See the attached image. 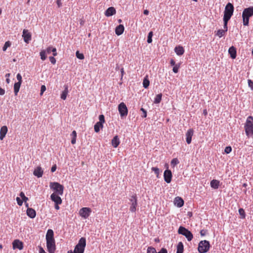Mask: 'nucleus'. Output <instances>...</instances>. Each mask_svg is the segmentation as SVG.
Segmentation results:
<instances>
[{"mask_svg":"<svg viewBox=\"0 0 253 253\" xmlns=\"http://www.w3.org/2000/svg\"><path fill=\"white\" fill-rule=\"evenodd\" d=\"M194 131L192 129H189L186 133V142L188 144H190L192 141V137L193 135Z\"/></svg>","mask_w":253,"mask_h":253,"instance_id":"16","label":"nucleus"},{"mask_svg":"<svg viewBox=\"0 0 253 253\" xmlns=\"http://www.w3.org/2000/svg\"><path fill=\"white\" fill-rule=\"evenodd\" d=\"M234 9V6L231 3L228 2L226 4L225 7L223 16V21L225 28H226V24H227L228 21L233 15Z\"/></svg>","mask_w":253,"mask_h":253,"instance_id":"2","label":"nucleus"},{"mask_svg":"<svg viewBox=\"0 0 253 253\" xmlns=\"http://www.w3.org/2000/svg\"><path fill=\"white\" fill-rule=\"evenodd\" d=\"M174 203L178 207H181L184 204V201L180 197H177L175 198Z\"/></svg>","mask_w":253,"mask_h":253,"instance_id":"25","label":"nucleus"},{"mask_svg":"<svg viewBox=\"0 0 253 253\" xmlns=\"http://www.w3.org/2000/svg\"><path fill=\"white\" fill-rule=\"evenodd\" d=\"M28 200V198L26 196H25L23 198H22L23 202H24L25 203H26Z\"/></svg>","mask_w":253,"mask_h":253,"instance_id":"63","label":"nucleus"},{"mask_svg":"<svg viewBox=\"0 0 253 253\" xmlns=\"http://www.w3.org/2000/svg\"><path fill=\"white\" fill-rule=\"evenodd\" d=\"M170 64L171 65V66H174L176 65L175 61L173 59H171L170 60Z\"/></svg>","mask_w":253,"mask_h":253,"instance_id":"59","label":"nucleus"},{"mask_svg":"<svg viewBox=\"0 0 253 253\" xmlns=\"http://www.w3.org/2000/svg\"><path fill=\"white\" fill-rule=\"evenodd\" d=\"M71 135L73 137H77V133L75 130L72 131Z\"/></svg>","mask_w":253,"mask_h":253,"instance_id":"60","label":"nucleus"},{"mask_svg":"<svg viewBox=\"0 0 253 253\" xmlns=\"http://www.w3.org/2000/svg\"><path fill=\"white\" fill-rule=\"evenodd\" d=\"M223 27H224L223 30H222V29L218 30L215 34L219 38H221L222 36H223L224 35L225 32L227 31V29H228L227 24H226V28H225L224 25L223 26Z\"/></svg>","mask_w":253,"mask_h":253,"instance_id":"22","label":"nucleus"},{"mask_svg":"<svg viewBox=\"0 0 253 253\" xmlns=\"http://www.w3.org/2000/svg\"><path fill=\"white\" fill-rule=\"evenodd\" d=\"M219 185V181L217 180L213 179L211 181V186L215 189H218Z\"/></svg>","mask_w":253,"mask_h":253,"instance_id":"26","label":"nucleus"},{"mask_svg":"<svg viewBox=\"0 0 253 253\" xmlns=\"http://www.w3.org/2000/svg\"><path fill=\"white\" fill-rule=\"evenodd\" d=\"M16 78H17V80L18 81V82L17 83H22V78L21 75L19 73H18L17 75Z\"/></svg>","mask_w":253,"mask_h":253,"instance_id":"47","label":"nucleus"},{"mask_svg":"<svg viewBox=\"0 0 253 253\" xmlns=\"http://www.w3.org/2000/svg\"><path fill=\"white\" fill-rule=\"evenodd\" d=\"M134 199H137L136 196V195L132 196L130 199V201L131 203H133V200H134Z\"/></svg>","mask_w":253,"mask_h":253,"instance_id":"56","label":"nucleus"},{"mask_svg":"<svg viewBox=\"0 0 253 253\" xmlns=\"http://www.w3.org/2000/svg\"><path fill=\"white\" fill-rule=\"evenodd\" d=\"M54 233L52 229H48L46 234V247L49 253H54L56 249Z\"/></svg>","mask_w":253,"mask_h":253,"instance_id":"1","label":"nucleus"},{"mask_svg":"<svg viewBox=\"0 0 253 253\" xmlns=\"http://www.w3.org/2000/svg\"><path fill=\"white\" fill-rule=\"evenodd\" d=\"M133 202L132 203H131V206L130 207L129 210L132 212H134L136 211V207L137 206V199L133 200Z\"/></svg>","mask_w":253,"mask_h":253,"instance_id":"27","label":"nucleus"},{"mask_svg":"<svg viewBox=\"0 0 253 253\" xmlns=\"http://www.w3.org/2000/svg\"><path fill=\"white\" fill-rule=\"evenodd\" d=\"M140 110L143 112V115L142 117L143 118H146L147 117V112L143 108L140 109Z\"/></svg>","mask_w":253,"mask_h":253,"instance_id":"50","label":"nucleus"},{"mask_svg":"<svg viewBox=\"0 0 253 253\" xmlns=\"http://www.w3.org/2000/svg\"><path fill=\"white\" fill-rule=\"evenodd\" d=\"M147 253H157L156 249L152 247H149L147 248Z\"/></svg>","mask_w":253,"mask_h":253,"instance_id":"36","label":"nucleus"},{"mask_svg":"<svg viewBox=\"0 0 253 253\" xmlns=\"http://www.w3.org/2000/svg\"><path fill=\"white\" fill-rule=\"evenodd\" d=\"M13 248L14 249H18L21 250L23 248V243L19 240H15L12 243Z\"/></svg>","mask_w":253,"mask_h":253,"instance_id":"13","label":"nucleus"},{"mask_svg":"<svg viewBox=\"0 0 253 253\" xmlns=\"http://www.w3.org/2000/svg\"><path fill=\"white\" fill-rule=\"evenodd\" d=\"M39 253H46L42 248L40 247L39 250Z\"/></svg>","mask_w":253,"mask_h":253,"instance_id":"62","label":"nucleus"},{"mask_svg":"<svg viewBox=\"0 0 253 253\" xmlns=\"http://www.w3.org/2000/svg\"><path fill=\"white\" fill-rule=\"evenodd\" d=\"M33 174L35 176H37L38 178H40L42 177L43 174V171L40 166H38L33 171Z\"/></svg>","mask_w":253,"mask_h":253,"instance_id":"14","label":"nucleus"},{"mask_svg":"<svg viewBox=\"0 0 253 253\" xmlns=\"http://www.w3.org/2000/svg\"><path fill=\"white\" fill-rule=\"evenodd\" d=\"M56 2L58 7H60L62 6V3L61 0H57Z\"/></svg>","mask_w":253,"mask_h":253,"instance_id":"55","label":"nucleus"},{"mask_svg":"<svg viewBox=\"0 0 253 253\" xmlns=\"http://www.w3.org/2000/svg\"><path fill=\"white\" fill-rule=\"evenodd\" d=\"M178 233L184 236L188 241H191L193 238V236L192 233L183 226H180L178 230Z\"/></svg>","mask_w":253,"mask_h":253,"instance_id":"8","label":"nucleus"},{"mask_svg":"<svg viewBox=\"0 0 253 253\" xmlns=\"http://www.w3.org/2000/svg\"><path fill=\"white\" fill-rule=\"evenodd\" d=\"M207 231L206 230L203 229V230H201L200 231V234L202 236H205L207 234Z\"/></svg>","mask_w":253,"mask_h":253,"instance_id":"52","label":"nucleus"},{"mask_svg":"<svg viewBox=\"0 0 253 253\" xmlns=\"http://www.w3.org/2000/svg\"><path fill=\"white\" fill-rule=\"evenodd\" d=\"M183 245L182 242H179L176 249V253H183Z\"/></svg>","mask_w":253,"mask_h":253,"instance_id":"29","label":"nucleus"},{"mask_svg":"<svg viewBox=\"0 0 253 253\" xmlns=\"http://www.w3.org/2000/svg\"><path fill=\"white\" fill-rule=\"evenodd\" d=\"M151 169L155 172L158 177L160 173L159 169L156 167H152Z\"/></svg>","mask_w":253,"mask_h":253,"instance_id":"42","label":"nucleus"},{"mask_svg":"<svg viewBox=\"0 0 253 253\" xmlns=\"http://www.w3.org/2000/svg\"><path fill=\"white\" fill-rule=\"evenodd\" d=\"M152 36H153V32L152 31H151V32H150L149 33L148 35V38H147V42H148V43H150L152 42Z\"/></svg>","mask_w":253,"mask_h":253,"instance_id":"40","label":"nucleus"},{"mask_svg":"<svg viewBox=\"0 0 253 253\" xmlns=\"http://www.w3.org/2000/svg\"><path fill=\"white\" fill-rule=\"evenodd\" d=\"M174 51L177 55L180 56L183 54L184 49L181 46H177L174 48Z\"/></svg>","mask_w":253,"mask_h":253,"instance_id":"21","label":"nucleus"},{"mask_svg":"<svg viewBox=\"0 0 253 253\" xmlns=\"http://www.w3.org/2000/svg\"><path fill=\"white\" fill-rule=\"evenodd\" d=\"M150 84V82L148 80V79L146 77L144 79L143 81V86L144 88H147Z\"/></svg>","mask_w":253,"mask_h":253,"instance_id":"33","label":"nucleus"},{"mask_svg":"<svg viewBox=\"0 0 253 253\" xmlns=\"http://www.w3.org/2000/svg\"><path fill=\"white\" fill-rule=\"evenodd\" d=\"M45 90H46L45 86L44 85H42L41 86V88L40 95H42L43 94V92L45 91Z\"/></svg>","mask_w":253,"mask_h":253,"instance_id":"46","label":"nucleus"},{"mask_svg":"<svg viewBox=\"0 0 253 253\" xmlns=\"http://www.w3.org/2000/svg\"><path fill=\"white\" fill-rule=\"evenodd\" d=\"M7 131L8 129L6 126H4L1 127L0 130V139L1 140L3 139L4 137L5 136V135L7 132Z\"/></svg>","mask_w":253,"mask_h":253,"instance_id":"18","label":"nucleus"},{"mask_svg":"<svg viewBox=\"0 0 253 253\" xmlns=\"http://www.w3.org/2000/svg\"><path fill=\"white\" fill-rule=\"evenodd\" d=\"M22 37L23 38L24 42L28 43L32 39V35L28 32V30L24 29L23 31Z\"/></svg>","mask_w":253,"mask_h":253,"instance_id":"11","label":"nucleus"},{"mask_svg":"<svg viewBox=\"0 0 253 253\" xmlns=\"http://www.w3.org/2000/svg\"><path fill=\"white\" fill-rule=\"evenodd\" d=\"M44 51H46V53L50 54L52 51V46H48Z\"/></svg>","mask_w":253,"mask_h":253,"instance_id":"51","label":"nucleus"},{"mask_svg":"<svg viewBox=\"0 0 253 253\" xmlns=\"http://www.w3.org/2000/svg\"><path fill=\"white\" fill-rule=\"evenodd\" d=\"M91 212V210L89 208L84 207L81 209L79 211L80 215L84 219L87 218Z\"/></svg>","mask_w":253,"mask_h":253,"instance_id":"9","label":"nucleus"},{"mask_svg":"<svg viewBox=\"0 0 253 253\" xmlns=\"http://www.w3.org/2000/svg\"><path fill=\"white\" fill-rule=\"evenodd\" d=\"M53 53V56H55L57 55V52H56V48H54V47H52V51H51Z\"/></svg>","mask_w":253,"mask_h":253,"instance_id":"53","label":"nucleus"},{"mask_svg":"<svg viewBox=\"0 0 253 253\" xmlns=\"http://www.w3.org/2000/svg\"><path fill=\"white\" fill-rule=\"evenodd\" d=\"M86 239L84 237H82L75 246L74 253H84Z\"/></svg>","mask_w":253,"mask_h":253,"instance_id":"5","label":"nucleus"},{"mask_svg":"<svg viewBox=\"0 0 253 253\" xmlns=\"http://www.w3.org/2000/svg\"><path fill=\"white\" fill-rule=\"evenodd\" d=\"M239 213L240 215V218L244 219L246 217V213L243 209L240 208L239 209Z\"/></svg>","mask_w":253,"mask_h":253,"instance_id":"34","label":"nucleus"},{"mask_svg":"<svg viewBox=\"0 0 253 253\" xmlns=\"http://www.w3.org/2000/svg\"><path fill=\"white\" fill-rule=\"evenodd\" d=\"M76 142V137H72V139L71 140V143L72 144H75Z\"/></svg>","mask_w":253,"mask_h":253,"instance_id":"61","label":"nucleus"},{"mask_svg":"<svg viewBox=\"0 0 253 253\" xmlns=\"http://www.w3.org/2000/svg\"><path fill=\"white\" fill-rule=\"evenodd\" d=\"M162 93L157 94L154 99V103H156V104H158V103H160V102L161 101V100H162Z\"/></svg>","mask_w":253,"mask_h":253,"instance_id":"31","label":"nucleus"},{"mask_svg":"<svg viewBox=\"0 0 253 253\" xmlns=\"http://www.w3.org/2000/svg\"><path fill=\"white\" fill-rule=\"evenodd\" d=\"M232 151V148L230 146H227L225 147L224 152L226 154L230 153Z\"/></svg>","mask_w":253,"mask_h":253,"instance_id":"44","label":"nucleus"},{"mask_svg":"<svg viewBox=\"0 0 253 253\" xmlns=\"http://www.w3.org/2000/svg\"><path fill=\"white\" fill-rule=\"evenodd\" d=\"M22 83H15L14 84V92L15 95H17L18 92L19 91L20 87Z\"/></svg>","mask_w":253,"mask_h":253,"instance_id":"28","label":"nucleus"},{"mask_svg":"<svg viewBox=\"0 0 253 253\" xmlns=\"http://www.w3.org/2000/svg\"><path fill=\"white\" fill-rule=\"evenodd\" d=\"M11 45V42L9 41L6 42L2 47L3 51H5L6 49Z\"/></svg>","mask_w":253,"mask_h":253,"instance_id":"39","label":"nucleus"},{"mask_svg":"<svg viewBox=\"0 0 253 253\" xmlns=\"http://www.w3.org/2000/svg\"><path fill=\"white\" fill-rule=\"evenodd\" d=\"M16 201H17V204L19 206H21L22 205L23 201H22V200H21L19 197L16 198Z\"/></svg>","mask_w":253,"mask_h":253,"instance_id":"49","label":"nucleus"},{"mask_svg":"<svg viewBox=\"0 0 253 253\" xmlns=\"http://www.w3.org/2000/svg\"><path fill=\"white\" fill-rule=\"evenodd\" d=\"M118 111L121 117H126L128 110L126 105L124 102L121 103L118 106Z\"/></svg>","mask_w":253,"mask_h":253,"instance_id":"10","label":"nucleus"},{"mask_svg":"<svg viewBox=\"0 0 253 253\" xmlns=\"http://www.w3.org/2000/svg\"><path fill=\"white\" fill-rule=\"evenodd\" d=\"M253 15V6L244 9L242 13L243 23L244 26H248L249 18Z\"/></svg>","mask_w":253,"mask_h":253,"instance_id":"3","label":"nucleus"},{"mask_svg":"<svg viewBox=\"0 0 253 253\" xmlns=\"http://www.w3.org/2000/svg\"><path fill=\"white\" fill-rule=\"evenodd\" d=\"M5 93V90L3 88H2L1 87H0V95H3Z\"/></svg>","mask_w":253,"mask_h":253,"instance_id":"57","label":"nucleus"},{"mask_svg":"<svg viewBox=\"0 0 253 253\" xmlns=\"http://www.w3.org/2000/svg\"><path fill=\"white\" fill-rule=\"evenodd\" d=\"M116 10L114 7H109L105 12V15L107 17H109L115 14Z\"/></svg>","mask_w":253,"mask_h":253,"instance_id":"17","label":"nucleus"},{"mask_svg":"<svg viewBox=\"0 0 253 253\" xmlns=\"http://www.w3.org/2000/svg\"><path fill=\"white\" fill-rule=\"evenodd\" d=\"M112 145L114 148H117L120 143V141L118 135L115 136L112 140Z\"/></svg>","mask_w":253,"mask_h":253,"instance_id":"23","label":"nucleus"},{"mask_svg":"<svg viewBox=\"0 0 253 253\" xmlns=\"http://www.w3.org/2000/svg\"><path fill=\"white\" fill-rule=\"evenodd\" d=\"M68 93V87H66L65 89L62 91L61 94V98L63 100H65L66 99L67 94Z\"/></svg>","mask_w":253,"mask_h":253,"instance_id":"30","label":"nucleus"},{"mask_svg":"<svg viewBox=\"0 0 253 253\" xmlns=\"http://www.w3.org/2000/svg\"><path fill=\"white\" fill-rule=\"evenodd\" d=\"M210 247V242L207 240H203L199 242L198 250L200 253H206L209 251Z\"/></svg>","mask_w":253,"mask_h":253,"instance_id":"7","label":"nucleus"},{"mask_svg":"<svg viewBox=\"0 0 253 253\" xmlns=\"http://www.w3.org/2000/svg\"><path fill=\"white\" fill-rule=\"evenodd\" d=\"M164 177L165 181L167 183H169L171 181L172 178V173L171 170L169 169L166 170L164 173Z\"/></svg>","mask_w":253,"mask_h":253,"instance_id":"12","label":"nucleus"},{"mask_svg":"<svg viewBox=\"0 0 253 253\" xmlns=\"http://www.w3.org/2000/svg\"><path fill=\"white\" fill-rule=\"evenodd\" d=\"M49 60L52 64H55L56 63V59L53 56H50L49 57Z\"/></svg>","mask_w":253,"mask_h":253,"instance_id":"48","label":"nucleus"},{"mask_svg":"<svg viewBox=\"0 0 253 253\" xmlns=\"http://www.w3.org/2000/svg\"><path fill=\"white\" fill-rule=\"evenodd\" d=\"M58 195L55 193H52L50 196V198L55 204H61L62 203V199Z\"/></svg>","mask_w":253,"mask_h":253,"instance_id":"15","label":"nucleus"},{"mask_svg":"<svg viewBox=\"0 0 253 253\" xmlns=\"http://www.w3.org/2000/svg\"><path fill=\"white\" fill-rule=\"evenodd\" d=\"M157 253H168V251L166 249L162 248L159 252H157Z\"/></svg>","mask_w":253,"mask_h":253,"instance_id":"54","label":"nucleus"},{"mask_svg":"<svg viewBox=\"0 0 253 253\" xmlns=\"http://www.w3.org/2000/svg\"><path fill=\"white\" fill-rule=\"evenodd\" d=\"M228 52L232 59L236 57V49L234 46H232L229 48Z\"/></svg>","mask_w":253,"mask_h":253,"instance_id":"24","label":"nucleus"},{"mask_svg":"<svg viewBox=\"0 0 253 253\" xmlns=\"http://www.w3.org/2000/svg\"><path fill=\"white\" fill-rule=\"evenodd\" d=\"M180 68V64H176L174 66H173L172 71L174 73H177L178 72L179 69Z\"/></svg>","mask_w":253,"mask_h":253,"instance_id":"41","label":"nucleus"},{"mask_svg":"<svg viewBox=\"0 0 253 253\" xmlns=\"http://www.w3.org/2000/svg\"><path fill=\"white\" fill-rule=\"evenodd\" d=\"M27 214L29 217L34 218L36 217V212L33 209L28 208L27 210Z\"/></svg>","mask_w":253,"mask_h":253,"instance_id":"19","label":"nucleus"},{"mask_svg":"<svg viewBox=\"0 0 253 253\" xmlns=\"http://www.w3.org/2000/svg\"><path fill=\"white\" fill-rule=\"evenodd\" d=\"M56 168H57V167H56V165H53V166L52 167L51 169V171L52 172H54V171L56 170Z\"/></svg>","mask_w":253,"mask_h":253,"instance_id":"58","label":"nucleus"},{"mask_svg":"<svg viewBox=\"0 0 253 253\" xmlns=\"http://www.w3.org/2000/svg\"><path fill=\"white\" fill-rule=\"evenodd\" d=\"M121 78H122L124 74H125V71H124V68H122L121 70Z\"/></svg>","mask_w":253,"mask_h":253,"instance_id":"64","label":"nucleus"},{"mask_svg":"<svg viewBox=\"0 0 253 253\" xmlns=\"http://www.w3.org/2000/svg\"><path fill=\"white\" fill-rule=\"evenodd\" d=\"M46 51H44V50H42L40 52V55L42 60H45L46 59Z\"/></svg>","mask_w":253,"mask_h":253,"instance_id":"35","label":"nucleus"},{"mask_svg":"<svg viewBox=\"0 0 253 253\" xmlns=\"http://www.w3.org/2000/svg\"><path fill=\"white\" fill-rule=\"evenodd\" d=\"M248 83L249 86L253 90V82L251 80L249 79Z\"/></svg>","mask_w":253,"mask_h":253,"instance_id":"45","label":"nucleus"},{"mask_svg":"<svg viewBox=\"0 0 253 253\" xmlns=\"http://www.w3.org/2000/svg\"><path fill=\"white\" fill-rule=\"evenodd\" d=\"M102 127H103V125L100 123L97 122L95 124V125L94 126V131L96 132H98L100 130V128H102Z\"/></svg>","mask_w":253,"mask_h":253,"instance_id":"32","label":"nucleus"},{"mask_svg":"<svg viewBox=\"0 0 253 253\" xmlns=\"http://www.w3.org/2000/svg\"><path fill=\"white\" fill-rule=\"evenodd\" d=\"M50 188L55 191L57 195H62L64 191V186L60 183L56 182H50Z\"/></svg>","mask_w":253,"mask_h":253,"instance_id":"6","label":"nucleus"},{"mask_svg":"<svg viewBox=\"0 0 253 253\" xmlns=\"http://www.w3.org/2000/svg\"><path fill=\"white\" fill-rule=\"evenodd\" d=\"M124 30H125L124 26L121 24L119 25L116 28V29H115L116 34L118 36H120V35H122L124 31Z\"/></svg>","mask_w":253,"mask_h":253,"instance_id":"20","label":"nucleus"},{"mask_svg":"<svg viewBox=\"0 0 253 253\" xmlns=\"http://www.w3.org/2000/svg\"><path fill=\"white\" fill-rule=\"evenodd\" d=\"M76 55L77 57L80 59L83 60L84 58V55L83 53H80L79 51H76Z\"/></svg>","mask_w":253,"mask_h":253,"instance_id":"37","label":"nucleus"},{"mask_svg":"<svg viewBox=\"0 0 253 253\" xmlns=\"http://www.w3.org/2000/svg\"><path fill=\"white\" fill-rule=\"evenodd\" d=\"M179 163V161L177 158H174L171 161V166L174 167L177 164Z\"/></svg>","mask_w":253,"mask_h":253,"instance_id":"38","label":"nucleus"},{"mask_svg":"<svg viewBox=\"0 0 253 253\" xmlns=\"http://www.w3.org/2000/svg\"><path fill=\"white\" fill-rule=\"evenodd\" d=\"M99 121L98 122V123H100L103 125V124L105 122V118H104V115H99Z\"/></svg>","mask_w":253,"mask_h":253,"instance_id":"43","label":"nucleus"},{"mask_svg":"<svg viewBox=\"0 0 253 253\" xmlns=\"http://www.w3.org/2000/svg\"><path fill=\"white\" fill-rule=\"evenodd\" d=\"M244 127L247 136L251 134L253 135V117L252 116H250L247 118Z\"/></svg>","mask_w":253,"mask_h":253,"instance_id":"4","label":"nucleus"}]
</instances>
